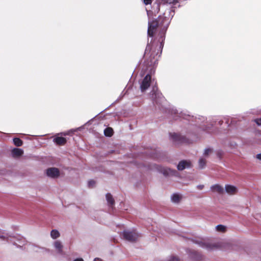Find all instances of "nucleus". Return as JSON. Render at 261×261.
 I'll use <instances>...</instances> for the list:
<instances>
[{"mask_svg": "<svg viewBox=\"0 0 261 261\" xmlns=\"http://www.w3.org/2000/svg\"><path fill=\"white\" fill-rule=\"evenodd\" d=\"M123 238L127 241L130 242H134L136 241L138 237L139 234L135 231H128L125 230L122 233Z\"/></svg>", "mask_w": 261, "mask_h": 261, "instance_id": "nucleus-1", "label": "nucleus"}, {"mask_svg": "<svg viewBox=\"0 0 261 261\" xmlns=\"http://www.w3.org/2000/svg\"><path fill=\"white\" fill-rule=\"evenodd\" d=\"M170 139L176 143H190L186 138L176 133L170 134Z\"/></svg>", "mask_w": 261, "mask_h": 261, "instance_id": "nucleus-2", "label": "nucleus"}, {"mask_svg": "<svg viewBox=\"0 0 261 261\" xmlns=\"http://www.w3.org/2000/svg\"><path fill=\"white\" fill-rule=\"evenodd\" d=\"M151 77L149 74H147L140 84V89L142 92L147 90L150 85Z\"/></svg>", "mask_w": 261, "mask_h": 261, "instance_id": "nucleus-3", "label": "nucleus"}, {"mask_svg": "<svg viewBox=\"0 0 261 261\" xmlns=\"http://www.w3.org/2000/svg\"><path fill=\"white\" fill-rule=\"evenodd\" d=\"M46 174L47 176L50 178H56L59 176L60 171L58 168L51 167L46 170Z\"/></svg>", "mask_w": 261, "mask_h": 261, "instance_id": "nucleus-4", "label": "nucleus"}, {"mask_svg": "<svg viewBox=\"0 0 261 261\" xmlns=\"http://www.w3.org/2000/svg\"><path fill=\"white\" fill-rule=\"evenodd\" d=\"M156 168L158 171L165 175H172L174 173L175 171L170 168L164 167L160 166H156Z\"/></svg>", "mask_w": 261, "mask_h": 261, "instance_id": "nucleus-5", "label": "nucleus"}, {"mask_svg": "<svg viewBox=\"0 0 261 261\" xmlns=\"http://www.w3.org/2000/svg\"><path fill=\"white\" fill-rule=\"evenodd\" d=\"M158 25V22L156 21H152L148 22V35L150 37H152L154 30L156 29Z\"/></svg>", "mask_w": 261, "mask_h": 261, "instance_id": "nucleus-6", "label": "nucleus"}, {"mask_svg": "<svg viewBox=\"0 0 261 261\" xmlns=\"http://www.w3.org/2000/svg\"><path fill=\"white\" fill-rule=\"evenodd\" d=\"M152 99L153 100H156L157 99H161L162 97V94L158 91L157 87L154 86L152 87V90L150 93Z\"/></svg>", "mask_w": 261, "mask_h": 261, "instance_id": "nucleus-7", "label": "nucleus"}, {"mask_svg": "<svg viewBox=\"0 0 261 261\" xmlns=\"http://www.w3.org/2000/svg\"><path fill=\"white\" fill-rule=\"evenodd\" d=\"M225 191L229 195L236 194L238 191L236 187L230 185H225Z\"/></svg>", "mask_w": 261, "mask_h": 261, "instance_id": "nucleus-8", "label": "nucleus"}, {"mask_svg": "<svg viewBox=\"0 0 261 261\" xmlns=\"http://www.w3.org/2000/svg\"><path fill=\"white\" fill-rule=\"evenodd\" d=\"M53 246L58 253L61 254L63 252V245L62 242L59 240L55 241Z\"/></svg>", "mask_w": 261, "mask_h": 261, "instance_id": "nucleus-9", "label": "nucleus"}, {"mask_svg": "<svg viewBox=\"0 0 261 261\" xmlns=\"http://www.w3.org/2000/svg\"><path fill=\"white\" fill-rule=\"evenodd\" d=\"M191 162L188 161H182L177 165V169L179 170H182L187 168L190 167Z\"/></svg>", "mask_w": 261, "mask_h": 261, "instance_id": "nucleus-10", "label": "nucleus"}, {"mask_svg": "<svg viewBox=\"0 0 261 261\" xmlns=\"http://www.w3.org/2000/svg\"><path fill=\"white\" fill-rule=\"evenodd\" d=\"M182 198V195L178 193H174L171 196V200L174 203H179Z\"/></svg>", "mask_w": 261, "mask_h": 261, "instance_id": "nucleus-11", "label": "nucleus"}, {"mask_svg": "<svg viewBox=\"0 0 261 261\" xmlns=\"http://www.w3.org/2000/svg\"><path fill=\"white\" fill-rule=\"evenodd\" d=\"M11 153L13 157L18 158L22 155L23 151L22 149L15 148L12 149Z\"/></svg>", "mask_w": 261, "mask_h": 261, "instance_id": "nucleus-12", "label": "nucleus"}, {"mask_svg": "<svg viewBox=\"0 0 261 261\" xmlns=\"http://www.w3.org/2000/svg\"><path fill=\"white\" fill-rule=\"evenodd\" d=\"M211 189L213 192H216L219 194H222L224 192L223 188L218 184L211 186Z\"/></svg>", "mask_w": 261, "mask_h": 261, "instance_id": "nucleus-13", "label": "nucleus"}, {"mask_svg": "<svg viewBox=\"0 0 261 261\" xmlns=\"http://www.w3.org/2000/svg\"><path fill=\"white\" fill-rule=\"evenodd\" d=\"M54 141L58 145H62L65 144L66 140L65 138L57 137L54 138Z\"/></svg>", "mask_w": 261, "mask_h": 261, "instance_id": "nucleus-14", "label": "nucleus"}, {"mask_svg": "<svg viewBox=\"0 0 261 261\" xmlns=\"http://www.w3.org/2000/svg\"><path fill=\"white\" fill-rule=\"evenodd\" d=\"M106 197L108 204L111 206H113L115 203V201L112 196L110 194L108 193L106 194Z\"/></svg>", "mask_w": 261, "mask_h": 261, "instance_id": "nucleus-15", "label": "nucleus"}, {"mask_svg": "<svg viewBox=\"0 0 261 261\" xmlns=\"http://www.w3.org/2000/svg\"><path fill=\"white\" fill-rule=\"evenodd\" d=\"M60 233L57 229H53L50 232V237L53 239H56L60 237Z\"/></svg>", "mask_w": 261, "mask_h": 261, "instance_id": "nucleus-16", "label": "nucleus"}, {"mask_svg": "<svg viewBox=\"0 0 261 261\" xmlns=\"http://www.w3.org/2000/svg\"><path fill=\"white\" fill-rule=\"evenodd\" d=\"M10 236L6 232L0 230V239L2 240L8 241Z\"/></svg>", "mask_w": 261, "mask_h": 261, "instance_id": "nucleus-17", "label": "nucleus"}, {"mask_svg": "<svg viewBox=\"0 0 261 261\" xmlns=\"http://www.w3.org/2000/svg\"><path fill=\"white\" fill-rule=\"evenodd\" d=\"M199 244L200 246L206 249H212V245L207 242H200Z\"/></svg>", "mask_w": 261, "mask_h": 261, "instance_id": "nucleus-18", "label": "nucleus"}, {"mask_svg": "<svg viewBox=\"0 0 261 261\" xmlns=\"http://www.w3.org/2000/svg\"><path fill=\"white\" fill-rule=\"evenodd\" d=\"M113 133V130L112 128L108 127L106 128L104 130V134L105 136L107 137H111L112 136Z\"/></svg>", "mask_w": 261, "mask_h": 261, "instance_id": "nucleus-19", "label": "nucleus"}, {"mask_svg": "<svg viewBox=\"0 0 261 261\" xmlns=\"http://www.w3.org/2000/svg\"><path fill=\"white\" fill-rule=\"evenodd\" d=\"M198 165L199 168H203L206 165V160L203 158H200L198 161Z\"/></svg>", "mask_w": 261, "mask_h": 261, "instance_id": "nucleus-20", "label": "nucleus"}, {"mask_svg": "<svg viewBox=\"0 0 261 261\" xmlns=\"http://www.w3.org/2000/svg\"><path fill=\"white\" fill-rule=\"evenodd\" d=\"M13 143L17 146H21L22 145V140L18 138H15L13 139Z\"/></svg>", "mask_w": 261, "mask_h": 261, "instance_id": "nucleus-21", "label": "nucleus"}, {"mask_svg": "<svg viewBox=\"0 0 261 261\" xmlns=\"http://www.w3.org/2000/svg\"><path fill=\"white\" fill-rule=\"evenodd\" d=\"M213 152V149L211 148H206L203 152V156L206 157L210 154H211Z\"/></svg>", "mask_w": 261, "mask_h": 261, "instance_id": "nucleus-22", "label": "nucleus"}, {"mask_svg": "<svg viewBox=\"0 0 261 261\" xmlns=\"http://www.w3.org/2000/svg\"><path fill=\"white\" fill-rule=\"evenodd\" d=\"M216 229L217 231L223 232L225 231L226 227L222 225H218L216 226Z\"/></svg>", "mask_w": 261, "mask_h": 261, "instance_id": "nucleus-23", "label": "nucleus"}, {"mask_svg": "<svg viewBox=\"0 0 261 261\" xmlns=\"http://www.w3.org/2000/svg\"><path fill=\"white\" fill-rule=\"evenodd\" d=\"M143 2L145 5H149L152 3V0H143Z\"/></svg>", "mask_w": 261, "mask_h": 261, "instance_id": "nucleus-24", "label": "nucleus"}, {"mask_svg": "<svg viewBox=\"0 0 261 261\" xmlns=\"http://www.w3.org/2000/svg\"><path fill=\"white\" fill-rule=\"evenodd\" d=\"M256 123L257 125H261V118L260 119H257L255 120Z\"/></svg>", "mask_w": 261, "mask_h": 261, "instance_id": "nucleus-25", "label": "nucleus"}, {"mask_svg": "<svg viewBox=\"0 0 261 261\" xmlns=\"http://www.w3.org/2000/svg\"><path fill=\"white\" fill-rule=\"evenodd\" d=\"M167 2L169 4H173L175 2H176V0H167Z\"/></svg>", "mask_w": 261, "mask_h": 261, "instance_id": "nucleus-26", "label": "nucleus"}, {"mask_svg": "<svg viewBox=\"0 0 261 261\" xmlns=\"http://www.w3.org/2000/svg\"><path fill=\"white\" fill-rule=\"evenodd\" d=\"M256 158L261 161V153L257 154L256 156Z\"/></svg>", "mask_w": 261, "mask_h": 261, "instance_id": "nucleus-27", "label": "nucleus"}, {"mask_svg": "<svg viewBox=\"0 0 261 261\" xmlns=\"http://www.w3.org/2000/svg\"><path fill=\"white\" fill-rule=\"evenodd\" d=\"M94 184V181H90L89 182V185L90 186H92Z\"/></svg>", "mask_w": 261, "mask_h": 261, "instance_id": "nucleus-28", "label": "nucleus"}, {"mask_svg": "<svg viewBox=\"0 0 261 261\" xmlns=\"http://www.w3.org/2000/svg\"><path fill=\"white\" fill-rule=\"evenodd\" d=\"M73 261H84L82 258H79L74 259Z\"/></svg>", "mask_w": 261, "mask_h": 261, "instance_id": "nucleus-29", "label": "nucleus"}, {"mask_svg": "<svg viewBox=\"0 0 261 261\" xmlns=\"http://www.w3.org/2000/svg\"><path fill=\"white\" fill-rule=\"evenodd\" d=\"M203 187H204V186H203V185H198V186H197V188H198L199 189L201 190L202 189H203Z\"/></svg>", "mask_w": 261, "mask_h": 261, "instance_id": "nucleus-30", "label": "nucleus"}, {"mask_svg": "<svg viewBox=\"0 0 261 261\" xmlns=\"http://www.w3.org/2000/svg\"><path fill=\"white\" fill-rule=\"evenodd\" d=\"M204 129L205 130L207 131V132H210V127L208 126L207 127H205V128H204Z\"/></svg>", "mask_w": 261, "mask_h": 261, "instance_id": "nucleus-31", "label": "nucleus"}, {"mask_svg": "<svg viewBox=\"0 0 261 261\" xmlns=\"http://www.w3.org/2000/svg\"><path fill=\"white\" fill-rule=\"evenodd\" d=\"M94 261H102V260L99 258H95Z\"/></svg>", "mask_w": 261, "mask_h": 261, "instance_id": "nucleus-32", "label": "nucleus"}, {"mask_svg": "<svg viewBox=\"0 0 261 261\" xmlns=\"http://www.w3.org/2000/svg\"><path fill=\"white\" fill-rule=\"evenodd\" d=\"M15 244L16 245H17L18 246H19V247H20V246H21V245H23V244L20 243V244H18V245H17L16 243H15Z\"/></svg>", "mask_w": 261, "mask_h": 261, "instance_id": "nucleus-33", "label": "nucleus"}, {"mask_svg": "<svg viewBox=\"0 0 261 261\" xmlns=\"http://www.w3.org/2000/svg\"><path fill=\"white\" fill-rule=\"evenodd\" d=\"M218 123H219V124L220 125H221V121H219L218 122Z\"/></svg>", "mask_w": 261, "mask_h": 261, "instance_id": "nucleus-34", "label": "nucleus"}, {"mask_svg": "<svg viewBox=\"0 0 261 261\" xmlns=\"http://www.w3.org/2000/svg\"><path fill=\"white\" fill-rule=\"evenodd\" d=\"M151 63H155V61H154V62H152V61H151Z\"/></svg>", "mask_w": 261, "mask_h": 261, "instance_id": "nucleus-35", "label": "nucleus"}]
</instances>
